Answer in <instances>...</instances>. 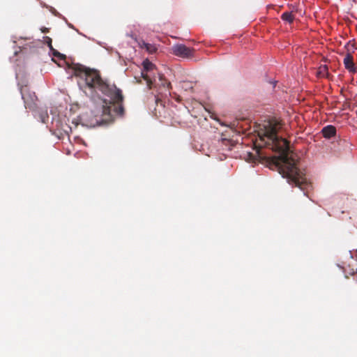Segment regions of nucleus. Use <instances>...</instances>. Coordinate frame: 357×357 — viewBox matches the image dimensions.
<instances>
[{
  "mask_svg": "<svg viewBox=\"0 0 357 357\" xmlns=\"http://www.w3.org/2000/svg\"><path fill=\"white\" fill-rule=\"evenodd\" d=\"M281 128L282 124L276 119L259 124L257 130L258 139H256L255 146L260 148L266 146L278 153V156L270 158V164L275 165L289 183L305 190L310 186V183L305 174L297 167V160L289 150L287 140L278 135Z\"/></svg>",
  "mask_w": 357,
  "mask_h": 357,
  "instance_id": "nucleus-1",
  "label": "nucleus"
},
{
  "mask_svg": "<svg viewBox=\"0 0 357 357\" xmlns=\"http://www.w3.org/2000/svg\"><path fill=\"white\" fill-rule=\"evenodd\" d=\"M74 75L79 78L78 85L83 91L91 92L100 91L109 98V100H104L102 107L101 117L104 121H112L115 116L122 117L124 115V96L122 90L117 88L114 83L103 79L100 71L87 68L82 65L74 67Z\"/></svg>",
  "mask_w": 357,
  "mask_h": 357,
  "instance_id": "nucleus-2",
  "label": "nucleus"
},
{
  "mask_svg": "<svg viewBox=\"0 0 357 357\" xmlns=\"http://www.w3.org/2000/svg\"><path fill=\"white\" fill-rule=\"evenodd\" d=\"M21 94L25 107L31 110H35L38 102V98L35 92L30 91L26 86H24L21 88Z\"/></svg>",
  "mask_w": 357,
  "mask_h": 357,
  "instance_id": "nucleus-3",
  "label": "nucleus"
},
{
  "mask_svg": "<svg viewBox=\"0 0 357 357\" xmlns=\"http://www.w3.org/2000/svg\"><path fill=\"white\" fill-rule=\"evenodd\" d=\"M345 48L347 50V53L343 60L344 67L347 70H349V72L354 73L356 72L357 68L355 66L354 57L351 52V50L354 52V50L355 49L354 44L349 41L345 45Z\"/></svg>",
  "mask_w": 357,
  "mask_h": 357,
  "instance_id": "nucleus-4",
  "label": "nucleus"
},
{
  "mask_svg": "<svg viewBox=\"0 0 357 357\" xmlns=\"http://www.w3.org/2000/svg\"><path fill=\"white\" fill-rule=\"evenodd\" d=\"M172 50L174 55L182 58H191L194 55V49L181 44L174 45Z\"/></svg>",
  "mask_w": 357,
  "mask_h": 357,
  "instance_id": "nucleus-5",
  "label": "nucleus"
},
{
  "mask_svg": "<svg viewBox=\"0 0 357 357\" xmlns=\"http://www.w3.org/2000/svg\"><path fill=\"white\" fill-rule=\"evenodd\" d=\"M143 70L142 72V78L146 80L149 89H151L153 87V81L151 78L148 75L147 73L153 70L155 68V65L152 63L149 60L146 59L142 63Z\"/></svg>",
  "mask_w": 357,
  "mask_h": 357,
  "instance_id": "nucleus-6",
  "label": "nucleus"
},
{
  "mask_svg": "<svg viewBox=\"0 0 357 357\" xmlns=\"http://www.w3.org/2000/svg\"><path fill=\"white\" fill-rule=\"evenodd\" d=\"M336 128L332 125H328L324 127L321 130V133L325 138L330 139L336 135Z\"/></svg>",
  "mask_w": 357,
  "mask_h": 357,
  "instance_id": "nucleus-7",
  "label": "nucleus"
},
{
  "mask_svg": "<svg viewBox=\"0 0 357 357\" xmlns=\"http://www.w3.org/2000/svg\"><path fill=\"white\" fill-rule=\"evenodd\" d=\"M317 75L319 77H328L329 73H328V69L327 66L323 65L321 66L317 70Z\"/></svg>",
  "mask_w": 357,
  "mask_h": 357,
  "instance_id": "nucleus-8",
  "label": "nucleus"
},
{
  "mask_svg": "<svg viewBox=\"0 0 357 357\" xmlns=\"http://www.w3.org/2000/svg\"><path fill=\"white\" fill-rule=\"evenodd\" d=\"M350 259L351 264H349L348 266L350 268V266L352 265L353 267L349 270H347L346 267H343V268L344 269V271H348L350 275H354L357 272V263L353 257H351Z\"/></svg>",
  "mask_w": 357,
  "mask_h": 357,
  "instance_id": "nucleus-9",
  "label": "nucleus"
},
{
  "mask_svg": "<svg viewBox=\"0 0 357 357\" xmlns=\"http://www.w3.org/2000/svg\"><path fill=\"white\" fill-rule=\"evenodd\" d=\"M281 18L283 21H285L291 24L294 20V15L292 14L291 12H284L282 14Z\"/></svg>",
  "mask_w": 357,
  "mask_h": 357,
  "instance_id": "nucleus-10",
  "label": "nucleus"
},
{
  "mask_svg": "<svg viewBox=\"0 0 357 357\" xmlns=\"http://www.w3.org/2000/svg\"><path fill=\"white\" fill-rule=\"evenodd\" d=\"M180 87L185 91H192L193 89V84L190 81H183L180 82Z\"/></svg>",
  "mask_w": 357,
  "mask_h": 357,
  "instance_id": "nucleus-11",
  "label": "nucleus"
},
{
  "mask_svg": "<svg viewBox=\"0 0 357 357\" xmlns=\"http://www.w3.org/2000/svg\"><path fill=\"white\" fill-rule=\"evenodd\" d=\"M142 48H145L149 53L153 54L156 52L157 48L155 45L143 42L141 45Z\"/></svg>",
  "mask_w": 357,
  "mask_h": 357,
  "instance_id": "nucleus-12",
  "label": "nucleus"
},
{
  "mask_svg": "<svg viewBox=\"0 0 357 357\" xmlns=\"http://www.w3.org/2000/svg\"><path fill=\"white\" fill-rule=\"evenodd\" d=\"M160 79L162 81V85L164 87H167L168 90H169L172 88V84L170 82L166 81L165 79H163V76L162 75H160Z\"/></svg>",
  "mask_w": 357,
  "mask_h": 357,
  "instance_id": "nucleus-13",
  "label": "nucleus"
},
{
  "mask_svg": "<svg viewBox=\"0 0 357 357\" xmlns=\"http://www.w3.org/2000/svg\"><path fill=\"white\" fill-rule=\"evenodd\" d=\"M53 55L54 56L59 58L60 59H64L66 58V56L64 54H62L56 50L53 51Z\"/></svg>",
  "mask_w": 357,
  "mask_h": 357,
  "instance_id": "nucleus-14",
  "label": "nucleus"
},
{
  "mask_svg": "<svg viewBox=\"0 0 357 357\" xmlns=\"http://www.w3.org/2000/svg\"><path fill=\"white\" fill-rule=\"evenodd\" d=\"M47 40H48V45H49L50 49L53 50L52 46V39L50 38H47Z\"/></svg>",
  "mask_w": 357,
  "mask_h": 357,
  "instance_id": "nucleus-15",
  "label": "nucleus"
},
{
  "mask_svg": "<svg viewBox=\"0 0 357 357\" xmlns=\"http://www.w3.org/2000/svg\"><path fill=\"white\" fill-rule=\"evenodd\" d=\"M47 31H48V29H47V28H43V29H42V32H43V33H47Z\"/></svg>",
  "mask_w": 357,
  "mask_h": 357,
  "instance_id": "nucleus-16",
  "label": "nucleus"
},
{
  "mask_svg": "<svg viewBox=\"0 0 357 357\" xmlns=\"http://www.w3.org/2000/svg\"><path fill=\"white\" fill-rule=\"evenodd\" d=\"M159 101L162 102V101L158 98L155 97L156 103H158Z\"/></svg>",
  "mask_w": 357,
  "mask_h": 357,
  "instance_id": "nucleus-17",
  "label": "nucleus"
},
{
  "mask_svg": "<svg viewBox=\"0 0 357 357\" xmlns=\"http://www.w3.org/2000/svg\"><path fill=\"white\" fill-rule=\"evenodd\" d=\"M176 101H178V102H180V101H181V98H180V97H179V96H177V97L176 98Z\"/></svg>",
  "mask_w": 357,
  "mask_h": 357,
  "instance_id": "nucleus-18",
  "label": "nucleus"
},
{
  "mask_svg": "<svg viewBox=\"0 0 357 357\" xmlns=\"http://www.w3.org/2000/svg\"><path fill=\"white\" fill-rule=\"evenodd\" d=\"M135 79H137V83H141V80H140L139 79H137V77H135Z\"/></svg>",
  "mask_w": 357,
  "mask_h": 357,
  "instance_id": "nucleus-19",
  "label": "nucleus"
},
{
  "mask_svg": "<svg viewBox=\"0 0 357 357\" xmlns=\"http://www.w3.org/2000/svg\"><path fill=\"white\" fill-rule=\"evenodd\" d=\"M257 153H258L259 156L260 157V152H259V151H257Z\"/></svg>",
  "mask_w": 357,
  "mask_h": 357,
  "instance_id": "nucleus-20",
  "label": "nucleus"
}]
</instances>
